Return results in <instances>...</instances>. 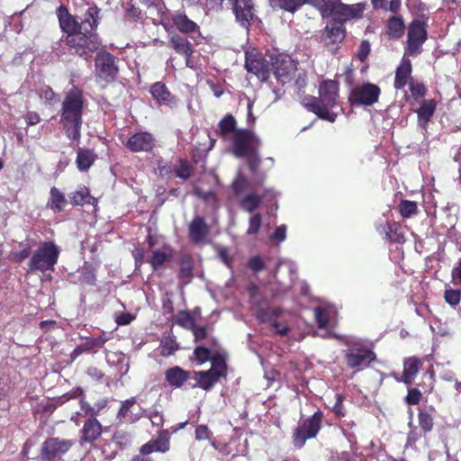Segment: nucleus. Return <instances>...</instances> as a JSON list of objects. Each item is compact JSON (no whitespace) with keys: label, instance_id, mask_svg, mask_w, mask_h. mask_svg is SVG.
<instances>
[{"label":"nucleus","instance_id":"16","mask_svg":"<svg viewBox=\"0 0 461 461\" xmlns=\"http://www.w3.org/2000/svg\"><path fill=\"white\" fill-rule=\"evenodd\" d=\"M95 67L97 76L104 81H112L117 73V68L114 65L113 57L107 53H98L95 59Z\"/></svg>","mask_w":461,"mask_h":461},{"label":"nucleus","instance_id":"9","mask_svg":"<svg viewBox=\"0 0 461 461\" xmlns=\"http://www.w3.org/2000/svg\"><path fill=\"white\" fill-rule=\"evenodd\" d=\"M225 363L221 357L212 359V367L208 371H194L193 378L197 386L209 390L224 375Z\"/></svg>","mask_w":461,"mask_h":461},{"label":"nucleus","instance_id":"49","mask_svg":"<svg viewBox=\"0 0 461 461\" xmlns=\"http://www.w3.org/2000/svg\"><path fill=\"white\" fill-rule=\"evenodd\" d=\"M194 356L199 364H203L210 358L211 352L204 347H197L194 350Z\"/></svg>","mask_w":461,"mask_h":461},{"label":"nucleus","instance_id":"42","mask_svg":"<svg viewBox=\"0 0 461 461\" xmlns=\"http://www.w3.org/2000/svg\"><path fill=\"white\" fill-rule=\"evenodd\" d=\"M321 415L315 413L305 421L303 429L301 432H319L321 429Z\"/></svg>","mask_w":461,"mask_h":461},{"label":"nucleus","instance_id":"20","mask_svg":"<svg viewBox=\"0 0 461 461\" xmlns=\"http://www.w3.org/2000/svg\"><path fill=\"white\" fill-rule=\"evenodd\" d=\"M273 68L276 79L283 84L290 79L291 74L295 69L294 64L289 57L277 58Z\"/></svg>","mask_w":461,"mask_h":461},{"label":"nucleus","instance_id":"39","mask_svg":"<svg viewBox=\"0 0 461 461\" xmlns=\"http://www.w3.org/2000/svg\"><path fill=\"white\" fill-rule=\"evenodd\" d=\"M335 0H304V3L316 7L323 17H329L332 14V7Z\"/></svg>","mask_w":461,"mask_h":461},{"label":"nucleus","instance_id":"29","mask_svg":"<svg viewBox=\"0 0 461 461\" xmlns=\"http://www.w3.org/2000/svg\"><path fill=\"white\" fill-rule=\"evenodd\" d=\"M411 72V64L410 60H402L396 70L394 87L400 89L406 86Z\"/></svg>","mask_w":461,"mask_h":461},{"label":"nucleus","instance_id":"22","mask_svg":"<svg viewBox=\"0 0 461 461\" xmlns=\"http://www.w3.org/2000/svg\"><path fill=\"white\" fill-rule=\"evenodd\" d=\"M109 340V336L101 335L97 338L86 339L83 343L78 345L71 353L72 360H75L84 352H89L95 348H102L106 341Z\"/></svg>","mask_w":461,"mask_h":461},{"label":"nucleus","instance_id":"45","mask_svg":"<svg viewBox=\"0 0 461 461\" xmlns=\"http://www.w3.org/2000/svg\"><path fill=\"white\" fill-rule=\"evenodd\" d=\"M262 224V216L259 213H254L249 218V228L247 230L248 235H254L258 232Z\"/></svg>","mask_w":461,"mask_h":461},{"label":"nucleus","instance_id":"33","mask_svg":"<svg viewBox=\"0 0 461 461\" xmlns=\"http://www.w3.org/2000/svg\"><path fill=\"white\" fill-rule=\"evenodd\" d=\"M335 313L333 307H317L314 310L315 319L319 327H328L331 323L332 315Z\"/></svg>","mask_w":461,"mask_h":461},{"label":"nucleus","instance_id":"40","mask_svg":"<svg viewBox=\"0 0 461 461\" xmlns=\"http://www.w3.org/2000/svg\"><path fill=\"white\" fill-rule=\"evenodd\" d=\"M403 21L400 17H393L387 24L388 34L393 38H400L403 32Z\"/></svg>","mask_w":461,"mask_h":461},{"label":"nucleus","instance_id":"14","mask_svg":"<svg viewBox=\"0 0 461 461\" xmlns=\"http://www.w3.org/2000/svg\"><path fill=\"white\" fill-rule=\"evenodd\" d=\"M380 88L371 83H364L356 86L352 91V98L359 104L372 105L377 102Z\"/></svg>","mask_w":461,"mask_h":461},{"label":"nucleus","instance_id":"25","mask_svg":"<svg viewBox=\"0 0 461 461\" xmlns=\"http://www.w3.org/2000/svg\"><path fill=\"white\" fill-rule=\"evenodd\" d=\"M140 408L135 404V399H128L122 403L118 418L123 422H133L138 419Z\"/></svg>","mask_w":461,"mask_h":461},{"label":"nucleus","instance_id":"61","mask_svg":"<svg viewBox=\"0 0 461 461\" xmlns=\"http://www.w3.org/2000/svg\"><path fill=\"white\" fill-rule=\"evenodd\" d=\"M81 410L86 412V414L94 416L97 413L95 407H92L88 402L80 400Z\"/></svg>","mask_w":461,"mask_h":461},{"label":"nucleus","instance_id":"32","mask_svg":"<svg viewBox=\"0 0 461 461\" xmlns=\"http://www.w3.org/2000/svg\"><path fill=\"white\" fill-rule=\"evenodd\" d=\"M236 120L231 114H226L218 123V134L223 139L228 138L230 134L234 135L236 129Z\"/></svg>","mask_w":461,"mask_h":461},{"label":"nucleus","instance_id":"27","mask_svg":"<svg viewBox=\"0 0 461 461\" xmlns=\"http://www.w3.org/2000/svg\"><path fill=\"white\" fill-rule=\"evenodd\" d=\"M150 93L159 104L171 105L175 103L174 96L162 83H155L150 88Z\"/></svg>","mask_w":461,"mask_h":461},{"label":"nucleus","instance_id":"57","mask_svg":"<svg viewBox=\"0 0 461 461\" xmlns=\"http://www.w3.org/2000/svg\"><path fill=\"white\" fill-rule=\"evenodd\" d=\"M420 396H421V393L419 390L411 389L409 391V393L406 396V401L409 404L414 405L420 402Z\"/></svg>","mask_w":461,"mask_h":461},{"label":"nucleus","instance_id":"6","mask_svg":"<svg viewBox=\"0 0 461 461\" xmlns=\"http://www.w3.org/2000/svg\"><path fill=\"white\" fill-rule=\"evenodd\" d=\"M59 248L53 242L42 243L33 253L29 262L31 271L52 270L58 262Z\"/></svg>","mask_w":461,"mask_h":461},{"label":"nucleus","instance_id":"12","mask_svg":"<svg viewBox=\"0 0 461 461\" xmlns=\"http://www.w3.org/2000/svg\"><path fill=\"white\" fill-rule=\"evenodd\" d=\"M70 447L71 443L68 440L60 439L59 438H50L41 447V458L42 461L54 460L65 454Z\"/></svg>","mask_w":461,"mask_h":461},{"label":"nucleus","instance_id":"59","mask_svg":"<svg viewBox=\"0 0 461 461\" xmlns=\"http://www.w3.org/2000/svg\"><path fill=\"white\" fill-rule=\"evenodd\" d=\"M193 335L194 337L195 341H199L203 339L207 336V331L204 327L194 326L193 329Z\"/></svg>","mask_w":461,"mask_h":461},{"label":"nucleus","instance_id":"31","mask_svg":"<svg viewBox=\"0 0 461 461\" xmlns=\"http://www.w3.org/2000/svg\"><path fill=\"white\" fill-rule=\"evenodd\" d=\"M187 377V373L179 366L169 368L166 372L167 381L175 387H180L186 381Z\"/></svg>","mask_w":461,"mask_h":461},{"label":"nucleus","instance_id":"53","mask_svg":"<svg viewBox=\"0 0 461 461\" xmlns=\"http://www.w3.org/2000/svg\"><path fill=\"white\" fill-rule=\"evenodd\" d=\"M316 434H294V445L297 448H301L306 439L314 438Z\"/></svg>","mask_w":461,"mask_h":461},{"label":"nucleus","instance_id":"55","mask_svg":"<svg viewBox=\"0 0 461 461\" xmlns=\"http://www.w3.org/2000/svg\"><path fill=\"white\" fill-rule=\"evenodd\" d=\"M452 283L456 285H461V259L451 271Z\"/></svg>","mask_w":461,"mask_h":461},{"label":"nucleus","instance_id":"17","mask_svg":"<svg viewBox=\"0 0 461 461\" xmlns=\"http://www.w3.org/2000/svg\"><path fill=\"white\" fill-rule=\"evenodd\" d=\"M275 197V191L270 188H265L261 194L250 192L241 197L240 201V207L249 213H253L260 205L263 198Z\"/></svg>","mask_w":461,"mask_h":461},{"label":"nucleus","instance_id":"58","mask_svg":"<svg viewBox=\"0 0 461 461\" xmlns=\"http://www.w3.org/2000/svg\"><path fill=\"white\" fill-rule=\"evenodd\" d=\"M370 52V44L367 41H363L359 46L357 56L361 61H364Z\"/></svg>","mask_w":461,"mask_h":461},{"label":"nucleus","instance_id":"48","mask_svg":"<svg viewBox=\"0 0 461 461\" xmlns=\"http://www.w3.org/2000/svg\"><path fill=\"white\" fill-rule=\"evenodd\" d=\"M343 396L339 393H336L335 395V402L332 406V411L338 417H341L345 415V409L343 406Z\"/></svg>","mask_w":461,"mask_h":461},{"label":"nucleus","instance_id":"13","mask_svg":"<svg viewBox=\"0 0 461 461\" xmlns=\"http://www.w3.org/2000/svg\"><path fill=\"white\" fill-rule=\"evenodd\" d=\"M124 145L131 152H149L155 147L156 140L150 132L140 131L129 137Z\"/></svg>","mask_w":461,"mask_h":461},{"label":"nucleus","instance_id":"28","mask_svg":"<svg viewBox=\"0 0 461 461\" xmlns=\"http://www.w3.org/2000/svg\"><path fill=\"white\" fill-rule=\"evenodd\" d=\"M385 238L391 241L403 243L405 241L402 227L397 222H386L383 226Z\"/></svg>","mask_w":461,"mask_h":461},{"label":"nucleus","instance_id":"47","mask_svg":"<svg viewBox=\"0 0 461 461\" xmlns=\"http://www.w3.org/2000/svg\"><path fill=\"white\" fill-rule=\"evenodd\" d=\"M419 423L423 430L429 431L433 426V420L431 415L428 411H420L419 414Z\"/></svg>","mask_w":461,"mask_h":461},{"label":"nucleus","instance_id":"5","mask_svg":"<svg viewBox=\"0 0 461 461\" xmlns=\"http://www.w3.org/2000/svg\"><path fill=\"white\" fill-rule=\"evenodd\" d=\"M246 156H248L247 165L251 173V180L249 181L240 169L232 182V188L236 194L242 193L245 189L250 186H261L267 178V173L259 170L261 158H259L258 151L247 154Z\"/></svg>","mask_w":461,"mask_h":461},{"label":"nucleus","instance_id":"11","mask_svg":"<svg viewBox=\"0 0 461 461\" xmlns=\"http://www.w3.org/2000/svg\"><path fill=\"white\" fill-rule=\"evenodd\" d=\"M245 67L249 73L254 74L262 82L269 77V66L256 50L246 52Z\"/></svg>","mask_w":461,"mask_h":461},{"label":"nucleus","instance_id":"2","mask_svg":"<svg viewBox=\"0 0 461 461\" xmlns=\"http://www.w3.org/2000/svg\"><path fill=\"white\" fill-rule=\"evenodd\" d=\"M98 8L89 7L83 20L82 30L66 37V43L74 48L81 57L87 56L100 47L98 36L93 32L98 25Z\"/></svg>","mask_w":461,"mask_h":461},{"label":"nucleus","instance_id":"24","mask_svg":"<svg viewBox=\"0 0 461 461\" xmlns=\"http://www.w3.org/2000/svg\"><path fill=\"white\" fill-rule=\"evenodd\" d=\"M169 44L176 53L185 57L186 67L192 68L190 58L193 54V50L190 42L186 39L174 34L170 37Z\"/></svg>","mask_w":461,"mask_h":461},{"label":"nucleus","instance_id":"23","mask_svg":"<svg viewBox=\"0 0 461 461\" xmlns=\"http://www.w3.org/2000/svg\"><path fill=\"white\" fill-rule=\"evenodd\" d=\"M331 15H334L339 20L338 23L342 24L343 22L356 17L360 9L354 5H347L340 3L339 0L334 1Z\"/></svg>","mask_w":461,"mask_h":461},{"label":"nucleus","instance_id":"43","mask_svg":"<svg viewBox=\"0 0 461 461\" xmlns=\"http://www.w3.org/2000/svg\"><path fill=\"white\" fill-rule=\"evenodd\" d=\"M444 299L451 306H456L461 300V291L458 289L447 288L444 293Z\"/></svg>","mask_w":461,"mask_h":461},{"label":"nucleus","instance_id":"41","mask_svg":"<svg viewBox=\"0 0 461 461\" xmlns=\"http://www.w3.org/2000/svg\"><path fill=\"white\" fill-rule=\"evenodd\" d=\"M273 6L279 7L288 12H295L303 4L304 0H269Z\"/></svg>","mask_w":461,"mask_h":461},{"label":"nucleus","instance_id":"37","mask_svg":"<svg viewBox=\"0 0 461 461\" xmlns=\"http://www.w3.org/2000/svg\"><path fill=\"white\" fill-rule=\"evenodd\" d=\"M420 360L417 358H408L404 362L403 381L410 384L419 371Z\"/></svg>","mask_w":461,"mask_h":461},{"label":"nucleus","instance_id":"15","mask_svg":"<svg viewBox=\"0 0 461 461\" xmlns=\"http://www.w3.org/2000/svg\"><path fill=\"white\" fill-rule=\"evenodd\" d=\"M169 449L167 434H159L156 439L150 440L140 447V455L132 457L131 461H152L146 456L153 452H166Z\"/></svg>","mask_w":461,"mask_h":461},{"label":"nucleus","instance_id":"18","mask_svg":"<svg viewBox=\"0 0 461 461\" xmlns=\"http://www.w3.org/2000/svg\"><path fill=\"white\" fill-rule=\"evenodd\" d=\"M324 42L330 51L335 52L339 44L341 43L345 38V31L340 23H332L327 25L325 29Z\"/></svg>","mask_w":461,"mask_h":461},{"label":"nucleus","instance_id":"51","mask_svg":"<svg viewBox=\"0 0 461 461\" xmlns=\"http://www.w3.org/2000/svg\"><path fill=\"white\" fill-rule=\"evenodd\" d=\"M176 176L187 179L190 176V167L185 161H180L175 169Z\"/></svg>","mask_w":461,"mask_h":461},{"label":"nucleus","instance_id":"8","mask_svg":"<svg viewBox=\"0 0 461 461\" xmlns=\"http://www.w3.org/2000/svg\"><path fill=\"white\" fill-rule=\"evenodd\" d=\"M232 152L237 158L258 151L260 147L259 139L251 131L238 129L232 137Z\"/></svg>","mask_w":461,"mask_h":461},{"label":"nucleus","instance_id":"21","mask_svg":"<svg viewBox=\"0 0 461 461\" xmlns=\"http://www.w3.org/2000/svg\"><path fill=\"white\" fill-rule=\"evenodd\" d=\"M58 17L59 25L63 32H65L69 36L72 33L77 32L79 30H82L83 21L78 23L75 17L70 15L66 8L60 6L58 9Z\"/></svg>","mask_w":461,"mask_h":461},{"label":"nucleus","instance_id":"56","mask_svg":"<svg viewBox=\"0 0 461 461\" xmlns=\"http://www.w3.org/2000/svg\"><path fill=\"white\" fill-rule=\"evenodd\" d=\"M249 267L254 272H259L265 267L263 260L259 257H253L249 261Z\"/></svg>","mask_w":461,"mask_h":461},{"label":"nucleus","instance_id":"46","mask_svg":"<svg viewBox=\"0 0 461 461\" xmlns=\"http://www.w3.org/2000/svg\"><path fill=\"white\" fill-rule=\"evenodd\" d=\"M176 322L180 326L192 330L195 324L194 320L188 312H181L178 313Z\"/></svg>","mask_w":461,"mask_h":461},{"label":"nucleus","instance_id":"54","mask_svg":"<svg viewBox=\"0 0 461 461\" xmlns=\"http://www.w3.org/2000/svg\"><path fill=\"white\" fill-rule=\"evenodd\" d=\"M410 91L414 98L424 96L426 88L422 84H411Z\"/></svg>","mask_w":461,"mask_h":461},{"label":"nucleus","instance_id":"64","mask_svg":"<svg viewBox=\"0 0 461 461\" xmlns=\"http://www.w3.org/2000/svg\"><path fill=\"white\" fill-rule=\"evenodd\" d=\"M131 321V318L129 314L121 315L117 318V323L119 325H126L129 324Z\"/></svg>","mask_w":461,"mask_h":461},{"label":"nucleus","instance_id":"30","mask_svg":"<svg viewBox=\"0 0 461 461\" xmlns=\"http://www.w3.org/2000/svg\"><path fill=\"white\" fill-rule=\"evenodd\" d=\"M67 204V199L63 193L57 187H52L50 191V198L47 206L54 212H61Z\"/></svg>","mask_w":461,"mask_h":461},{"label":"nucleus","instance_id":"52","mask_svg":"<svg viewBox=\"0 0 461 461\" xmlns=\"http://www.w3.org/2000/svg\"><path fill=\"white\" fill-rule=\"evenodd\" d=\"M271 239L276 240L278 243L283 242L286 239V226L285 225L278 226L276 229L275 232L273 233Z\"/></svg>","mask_w":461,"mask_h":461},{"label":"nucleus","instance_id":"38","mask_svg":"<svg viewBox=\"0 0 461 461\" xmlns=\"http://www.w3.org/2000/svg\"><path fill=\"white\" fill-rule=\"evenodd\" d=\"M172 256V250L169 247H163L161 249L153 251L149 262L154 268L162 266Z\"/></svg>","mask_w":461,"mask_h":461},{"label":"nucleus","instance_id":"35","mask_svg":"<svg viewBox=\"0 0 461 461\" xmlns=\"http://www.w3.org/2000/svg\"><path fill=\"white\" fill-rule=\"evenodd\" d=\"M174 25L182 32H193L197 29V25L194 22L187 18L183 14H178L173 18Z\"/></svg>","mask_w":461,"mask_h":461},{"label":"nucleus","instance_id":"26","mask_svg":"<svg viewBox=\"0 0 461 461\" xmlns=\"http://www.w3.org/2000/svg\"><path fill=\"white\" fill-rule=\"evenodd\" d=\"M436 110V103L434 100H424L420 105V107L418 109V124L422 129L427 128L428 122L432 118L434 113Z\"/></svg>","mask_w":461,"mask_h":461},{"label":"nucleus","instance_id":"62","mask_svg":"<svg viewBox=\"0 0 461 461\" xmlns=\"http://www.w3.org/2000/svg\"><path fill=\"white\" fill-rule=\"evenodd\" d=\"M54 97H55V94L50 88L43 90L42 93L41 94V98H42L48 102L52 101L54 99Z\"/></svg>","mask_w":461,"mask_h":461},{"label":"nucleus","instance_id":"36","mask_svg":"<svg viewBox=\"0 0 461 461\" xmlns=\"http://www.w3.org/2000/svg\"><path fill=\"white\" fill-rule=\"evenodd\" d=\"M95 156L93 152L88 149H79L77 151L76 163L81 171L87 170L94 163Z\"/></svg>","mask_w":461,"mask_h":461},{"label":"nucleus","instance_id":"50","mask_svg":"<svg viewBox=\"0 0 461 461\" xmlns=\"http://www.w3.org/2000/svg\"><path fill=\"white\" fill-rule=\"evenodd\" d=\"M100 430V422L96 419L91 418L86 421L82 432H99Z\"/></svg>","mask_w":461,"mask_h":461},{"label":"nucleus","instance_id":"1","mask_svg":"<svg viewBox=\"0 0 461 461\" xmlns=\"http://www.w3.org/2000/svg\"><path fill=\"white\" fill-rule=\"evenodd\" d=\"M83 105L82 92L75 87L69 90L63 99L59 123L69 140L80 139Z\"/></svg>","mask_w":461,"mask_h":461},{"label":"nucleus","instance_id":"19","mask_svg":"<svg viewBox=\"0 0 461 461\" xmlns=\"http://www.w3.org/2000/svg\"><path fill=\"white\" fill-rule=\"evenodd\" d=\"M188 233L192 242L204 243L209 234V226L203 217L195 216L188 226Z\"/></svg>","mask_w":461,"mask_h":461},{"label":"nucleus","instance_id":"10","mask_svg":"<svg viewBox=\"0 0 461 461\" xmlns=\"http://www.w3.org/2000/svg\"><path fill=\"white\" fill-rule=\"evenodd\" d=\"M427 39V32L423 23L420 21H413L408 31L407 47L405 54L413 56L420 52L422 44Z\"/></svg>","mask_w":461,"mask_h":461},{"label":"nucleus","instance_id":"44","mask_svg":"<svg viewBox=\"0 0 461 461\" xmlns=\"http://www.w3.org/2000/svg\"><path fill=\"white\" fill-rule=\"evenodd\" d=\"M399 210L403 217H411L417 213V204L411 201H402L399 205Z\"/></svg>","mask_w":461,"mask_h":461},{"label":"nucleus","instance_id":"4","mask_svg":"<svg viewBox=\"0 0 461 461\" xmlns=\"http://www.w3.org/2000/svg\"><path fill=\"white\" fill-rule=\"evenodd\" d=\"M338 92L339 85L336 81H324L320 86L319 98H314L312 103L306 104L305 105L312 112L316 113L319 118L332 122L336 120V113L330 110L338 104Z\"/></svg>","mask_w":461,"mask_h":461},{"label":"nucleus","instance_id":"60","mask_svg":"<svg viewBox=\"0 0 461 461\" xmlns=\"http://www.w3.org/2000/svg\"><path fill=\"white\" fill-rule=\"evenodd\" d=\"M24 119L27 125H36L41 121L40 115L35 112H28Z\"/></svg>","mask_w":461,"mask_h":461},{"label":"nucleus","instance_id":"63","mask_svg":"<svg viewBox=\"0 0 461 461\" xmlns=\"http://www.w3.org/2000/svg\"><path fill=\"white\" fill-rule=\"evenodd\" d=\"M28 256H29V249L25 248L22 251H20L19 253H14V258L16 261L20 262V261H23L24 258H26Z\"/></svg>","mask_w":461,"mask_h":461},{"label":"nucleus","instance_id":"3","mask_svg":"<svg viewBox=\"0 0 461 461\" xmlns=\"http://www.w3.org/2000/svg\"><path fill=\"white\" fill-rule=\"evenodd\" d=\"M249 292L251 303L257 306V318L262 322L270 323L277 334L287 335L291 330L293 314L279 308L273 310L267 308V302L262 298L257 285H250Z\"/></svg>","mask_w":461,"mask_h":461},{"label":"nucleus","instance_id":"34","mask_svg":"<svg viewBox=\"0 0 461 461\" xmlns=\"http://www.w3.org/2000/svg\"><path fill=\"white\" fill-rule=\"evenodd\" d=\"M69 197L74 205H83L85 203L94 204L95 202V199L90 195L88 189L86 187H80L71 193Z\"/></svg>","mask_w":461,"mask_h":461},{"label":"nucleus","instance_id":"7","mask_svg":"<svg viewBox=\"0 0 461 461\" xmlns=\"http://www.w3.org/2000/svg\"><path fill=\"white\" fill-rule=\"evenodd\" d=\"M345 344L348 349L345 353L346 364L350 368L364 367L375 360V355L366 348L363 341L354 337H345Z\"/></svg>","mask_w":461,"mask_h":461}]
</instances>
